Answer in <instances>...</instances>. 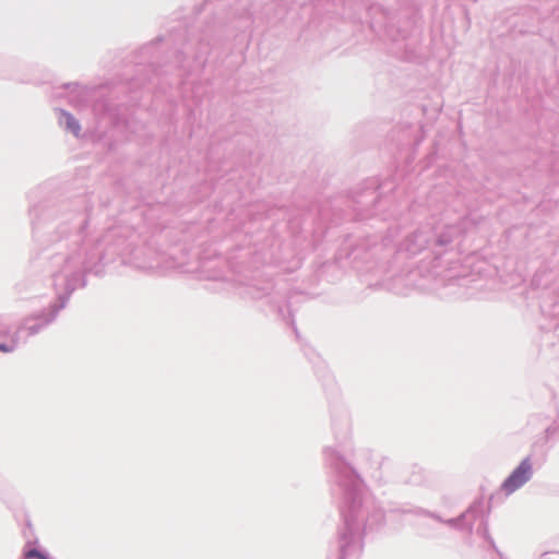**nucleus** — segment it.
<instances>
[{
	"label": "nucleus",
	"instance_id": "nucleus-3",
	"mask_svg": "<svg viewBox=\"0 0 559 559\" xmlns=\"http://www.w3.org/2000/svg\"><path fill=\"white\" fill-rule=\"evenodd\" d=\"M13 350V347H10L5 344H0V352H3V353H10Z\"/></svg>",
	"mask_w": 559,
	"mask_h": 559
},
{
	"label": "nucleus",
	"instance_id": "nucleus-1",
	"mask_svg": "<svg viewBox=\"0 0 559 559\" xmlns=\"http://www.w3.org/2000/svg\"><path fill=\"white\" fill-rule=\"evenodd\" d=\"M532 465L528 459H525L521 464L513 471V473L506 479L502 485L503 490L510 495L518 488L523 486L531 477Z\"/></svg>",
	"mask_w": 559,
	"mask_h": 559
},
{
	"label": "nucleus",
	"instance_id": "nucleus-4",
	"mask_svg": "<svg viewBox=\"0 0 559 559\" xmlns=\"http://www.w3.org/2000/svg\"><path fill=\"white\" fill-rule=\"evenodd\" d=\"M73 130L76 132V131L79 130V126H78V124H75V126L73 127Z\"/></svg>",
	"mask_w": 559,
	"mask_h": 559
},
{
	"label": "nucleus",
	"instance_id": "nucleus-2",
	"mask_svg": "<svg viewBox=\"0 0 559 559\" xmlns=\"http://www.w3.org/2000/svg\"><path fill=\"white\" fill-rule=\"evenodd\" d=\"M26 558L27 559H31V558H36V559H45V555H43L40 551L36 550V549H31L29 551L26 552Z\"/></svg>",
	"mask_w": 559,
	"mask_h": 559
},
{
	"label": "nucleus",
	"instance_id": "nucleus-5",
	"mask_svg": "<svg viewBox=\"0 0 559 559\" xmlns=\"http://www.w3.org/2000/svg\"><path fill=\"white\" fill-rule=\"evenodd\" d=\"M45 559H48L47 557H45Z\"/></svg>",
	"mask_w": 559,
	"mask_h": 559
}]
</instances>
